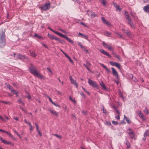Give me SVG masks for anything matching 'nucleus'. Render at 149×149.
Listing matches in <instances>:
<instances>
[{"label":"nucleus","mask_w":149,"mask_h":149,"mask_svg":"<svg viewBox=\"0 0 149 149\" xmlns=\"http://www.w3.org/2000/svg\"><path fill=\"white\" fill-rule=\"evenodd\" d=\"M6 44L5 36L3 30L0 31V48H3Z\"/></svg>","instance_id":"f257e3e1"},{"label":"nucleus","mask_w":149,"mask_h":149,"mask_svg":"<svg viewBox=\"0 0 149 149\" xmlns=\"http://www.w3.org/2000/svg\"><path fill=\"white\" fill-rule=\"evenodd\" d=\"M128 13L127 11L125 12V16L126 19L128 21V24L130 25V26L132 28H134L135 27L133 24V22H132L131 19L129 15L128 14Z\"/></svg>","instance_id":"f03ea898"},{"label":"nucleus","mask_w":149,"mask_h":149,"mask_svg":"<svg viewBox=\"0 0 149 149\" xmlns=\"http://www.w3.org/2000/svg\"><path fill=\"white\" fill-rule=\"evenodd\" d=\"M88 83L93 87L96 88H98V85L96 83V82L90 79H88Z\"/></svg>","instance_id":"7ed1b4c3"},{"label":"nucleus","mask_w":149,"mask_h":149,"mask_svg":"<svg viewBox=\"0 0 149 149\" xmlns=\"http://www.w3.org/2000/svg\"><path fill=\"white\" fill-rule=\"evenodd\" d=\"M29 69L31 73L33 75H34L37 72L34 65L33 64H31L30 67L29 68Z\"/></svg>","instance_id":"20e7f679"},{"label":"nucleus","mask_w":149,"mask_h":149,"mask_svg":"<svg viewBox=\"0 0 149 149\" xmlns=\"http://www.w3.org/2000/svg\"><path fill=\"white\" fill-rule=\"evenodd\" d=\"M50 4L49 3H46L43 6L40 7L41 9L44 11L47 10L50 7Z\"/></svg>","instance_id":"39448f33"},{"label":"nucleus","mask_w":149,"mask_h":149,"mask_svg":"<svg viewBox=\"0 0 149 149\" xmlns=\"http://www.w3.org/2000/svg\"><path fill=\"white\" fill-rule=\"evenodd\" d=\"M109 63L112 66L116 67L119 69L121 70V65L118 63L110 61Z\"/></svg>","instance_id":"423d86ee"},{"label":"nucleus","mask_w":149,"mask_h":149,"mask_svg":"<svg viewBox=\"0 0 149 149\" xmlns=\"http://www.w3.org/2000/svg\"><path fill=\"white\" fill-rule=\"evenodd\" d=\"M109 63L112 66L116 67L119 69L121 70V65L118 63L110 61Z\"/></svg>","instance_id":"0eeeda50"},{"label":"nucleus","mask_w":149,"mask_h":149,"mask_svg":"<svg viewBox=\"0 0 149 149\" xmlns=\"http://www.w3.org/2000/svg\"><path fill=\"white\" fill-rule=\"evenodd\" d=\"M19 104H21L22 105V107H20V108L22 109V111L24 112V113H26L27 111L24 108V102L21 100L19 99Z\"/></svg>","instance_id":"6e6552de"},{"label":"nucleus","mask_w":149,"mask_h":149,"mask_svg":"<svg viewBox=\"0 0 149 149\" xmlns=\"http://www.w3.org/2000/svg\"><path fill=\"white\" fill-rule=\"evenodd\" d=\"M69 78L71 83L74 84L76 86V87L77 88L78 87V84L76 82V81L72 78L71 76Z\"/></svg>","instance_id":"1a4fd4ad"},{"label":"nucleus","mask_w":149,"mask_h":149,"mask_svg":"<svg viewBox=\"0 0 149 149\" xmlns=\"http://www.w3.org/2000/svg\"><path fill=\"white\" fill-rule=\"evenodd\" d=\"M112 70V73L115 76L116 78L118 79L119 78L118 74L117 72L115 70V69L113 68H111Z\"/></svg>","instance_id":"9d476101"},{"label":"nucleus","mask_w":149,"mask_h":149,"mask_svg":"<svg viewBox=\"0 0 149 149\" xmlns=\"http://www.w3.org/2000/svg\"><path fill=\"white\" fill-rule=\"evenodd\" d=\"M138 114L139 116L143 120H145L146 119V118L144 116L142 113L140 111L138 112Z\"/></svg>","instance_id":"9b49d317"},{"label":"nucleus","mask_w":149,"mask_h":149,"mask_svg":"<svg viewBox=\"0 0 149 149\" xmlns=\"http://www.w3.org/2000/svg\"><path fill=\"white\" fill-rule=\"evenodd\" d=\"M128 134L132 139H135V134L134 131H131L128 132Z\"/></svg>","instance_id":"f8f14e48"},{"label":"nucleus","mask_w":149,"mask_h":149,"mask_svg":"<svg viewBox=\"0 0 149 149\" xmlns=\"http://www.w3.org/2000/svg\"><path fill=\"white\" fill-rule=\"evenodd\" d=\"M100 52L101 53L107 56L109 58H110L111 57V55L104 50L102 49H100Z\"/></svg>","instance_id":"ddd939ff"},{"label":"nucleus","mask_w":149,"mask_h":149,"mask_svg":"<svg viewBox=\"0 0 149 149\" xmlns=\"http://www.w3.org/2000/svg\"><path fill=\"white\" fill-rule=\"evenodd\" d=\"M103 23L107 25L111 26V24L108 21H107L105 19L104 17H101Z\"/></svg>","instance_id":"4468645a"},{"label":"nucleus","mask_w":149,"mask_h":149,"mask_svg":"<svg viewBox=\"0 0 149 149\" xmlns=\"http://www.w3.org/2000/svg\"><path fill=\"white\" fill-rule=\"evenodd\" d=\"M48 36L52 40H53L54 39L56 40H58V37L54 36L49 34V33H48Z\"/></svg>","instance_id":"2eb2a0df"},{"label":"nucleus","mask_w":149,"mask_h":149,"mask_svg":"<svg viewBox=\"0 0 149 149\" xmlns=\"http://www.w3.org/2000/svg\"><path fill=\"white\" fill-rule=\"evenodd\" d=\"M122 32L123 33H124L128 36H131V35L130 33L127 30L123 29Z\"/></svg>","instance_id":"dca6fc26"},{"label":"nucleus","mask_w":149,"mask_h":149,"mask_svg":"<svg viewBox=\"0 0 149 149\" xmlns=\"http://www.w3.org/2000/svg\"><path fill=\"white\" fill-rule=\"evenodd\" d=\"M99 84H100V85L102 86V87L103 90H107V89L106 87L105 84L102 81H101V82H100Z\"/></svg>","instance_id":"f3484780"},{"label":"nucleus","mask_w":149,"mask_h":149,"mask_svg":"<svg viewBox=\"0 0 149 149\" xmlns=\"http://www.w3.org/2000/svg\"><path fill=\"white\" fill-rule=\"evenodd\" d=\"M48 110L52 114L56 116H57L58 115V113L55 111L52 110L50 109H48Z\"/></svg>","instance_id":"a211bd4d"},{"label":"nucleus","mask_w":149,"mask_h":149,"mask_svg":"<svg viewBox=\"0 0 149 149\" xmlns=\"http://www.w3.org/2000/svg\"><path fill=\"white\" fill-rule=\"evenodd\" d=\"M114 6L116 8V10L117 11L118 10L120 12L121 11V9L120 7L119 6L117 5L116 3H113Z\"/></svg>","instance_id":"6ab92c4d"},{"label":"nucleus","mask_w":149,"mask_h":149,"mask_svg":"<svg viewBox=\"0 0 149 149\" xmlns=\"http://www.w3.org/2000/svg\"><path fill=\"white\" fill-rule=\"evenodd\" d=\"M144 11L146 13L149 12V5H146L143 8Z\"/></svg>","instance_id":"aec40b11"},{"label":"nucleus","mask_w":149,"mask_h":149,"mask_svg":"<svg viewBox=\"0 0 149 149\" xmlns=\"http://www.w3.org/2000/svg\"><path fill=\"white\" fill-rule=\"evenodd\" d=\"M34 75L38 77L40 79H44L42 75H41L40 74L38 73V72H37Z\"/></svg>","instance_id":"412c9836"},{"label":"nucleus","mask_w":149,"mask_h":149,"mask_svg":"<svg viewBox=\"0 0 149 149\" xmlns=\"http://www.w3.org/2000/svg\"><path fill=\"white\" fill-rule=\"evenodd\" d=\"M100 64L101 65V66L103 68H104L107 72H111L110 70L108 69L107 68V67L106 66H105L104 64L102 63H100Z\"/></svg>","instance_id":"4be33fe9"},{"label":"nucleus","mask_w":149,"mask_h":149,"mask_svg":"<svg viewBox=\"0 0 149 149\" xmlns=\"http://www.w3.org/2000/svg\"><path fill=\"white\" fill-rule=\"evenodd\" d=\"M30 54L33 57H35L37 55V54H36L34 51H32L31 50L30 51Z\"/></svg>","instance_id":"5701e85b"},{"label":"nucleus","mask_w":149,"mask_h":149,"mask_svg":"<svg viewBox=\"0 0 149 149\" xmlns=\"http://www.w3.org/2000/svg\"><path fill=\"white\" fill-rule=\"evenodd\" d=\"M3 143H4V144L10 145H13L12 143H11L10 142L7 141L6 140H3Z\"/></svg>","instance_id":"b1692460"},{"label":"nucleus","mask_w":149,"mask_h":149,"mask_svg":"<svg viewBox=\"0 0 149 149\" xmlns=\"http://www.w3.org/2000/svg\"><path fill=\"white\" fill-rule=\"evenodd\" d=\"M64 38H65L70 43H73V41L69 38L68 37L66 36H65V37H64Z\"/></svg>","instance_id":"393cba45"},{"label":"nucleus","mask_w":149,"mask_h":149,"mask_svg":"<svg viewBox=\"0 0 149 149\" xmlns=\"http://www.w3.org/2000/svg\"><path fill=\"white\" fill-rule=\"evenodd\" d=\"M112 53L113 55L115 58L118 59L119 61L120 60V58L119 56L118 55H117L116 53H115L113 52H112Z\"/></svg>","instance_id":"a878e982"},{"label":"nucleus","mask_w":149,"mask_h":149,"mask_svg":"<svg viewBox=\"0 0 149 149\" xmlns=\"http://www.w3.org/2000/svg\"><path fill=\"white\" fill-rule=\"evenodd\" d=\"M144 136H149V130H146L144 134Z\"/></svg>","instance_id":"bb28decb"},{"label":"nucleus","mask_w":149,"mask_h":149,"mask_svg":"<svg viewBox=\"0 0 149 149\" xmlns=\"http://www.w3.org/2000/svg\"><path fill=\"white\" fill-rule=\"evenodd\" d=\"M124 118L125 119L128 124L130 123V119L128 118L127 117H126L125 115L124 116Z\"/></svg>","instance_id":"cd10ccee"},{"label":"nucleus","mask_w":149,"mask_h":149,"mask_svg":"<svg viewBox=\"0 0 149 149\" xmlns=\"http://www.w3.org/2000/svg\"><path fill=\"white\" fill-rule=\"evenodd\" d=\"M9 89V90L10 91H13L12 90L13 88L10 85H7L6 86Z\"/></svg>","instance_id":"c85d7f7f"},{"label":"nucleus","mask_w":149,"mask_h":149,"mask_svg":"<svg viewBox=\"0 0 149 149\" xmlns=\"http://www.w3.org/2000/svg\"><path fill=\"white\" fill-rule=\"evenodd\" d=\"M126 144L127 146V148L129 149L130 147V142L128 141L127 140H126Z\"/></svg>","instance_id":"c756f323"},{"label":"nucleus","mask_w":149,"mask_h":149,"mask_svg":"<svg viewBox=\"0 0 149 149\" xmlns=\"http://www.w3.org/2000/svg\"><path fill=\"white\" fill-rule=\"evenodd\" d=\"M12 90L13 91H11V93L17 95L18 93V92L17 91H16L15 90H14L13 89Z\"/></svg>","instance_id":"7c9ffc66"},{"label":"nucleus","mask_w":149,"mask_h":149,"mask_svg":"<svg viewBox=\"0 0 149 149\" xmlns=\"http://www.w3.org/2000/svg\"><path fill=\"white\" fill-rule=\"evenodd\" d=\"M35 125L36 127V131L37 132L40 131V130H39V127L38 124L36 123H35Z\"/></svg>","instance_id":"2f4dec72"},{"label":"nucleus","mask_w":149,"mask_h":149,"mask_svg":"<svg viewBox=\"0 0 149 149\" xmlns=\"http://www.w3.org/2000/svg\"><path fill=\"white\" fill-rule=\"evenodd\" d=\"M58 40L56 41H58L59 42L61 43L62 44H64L65 43V41L63 40H60L58 38Z\"/></svg>","instance_id":"473e14b6"},{"label":"nucleus","mask_w":149,"mask_h":149,"mask_svg":"<svg viewBox=\"0 0 149 149\" xmlns=\"http://www.w3.org/2000/svg\"><path fill=\"white\" fill-rule=\"evenodd\" d=\"M91 16L92 17L94 18L95 17L97 16V15L95 14L94 12H92Z\"/></svg>","instance_id":"72a5a7b5"},{"label":"nucleus","mask_w":149,"mask_h":149,"mask_svg":"<svg viewBox=\"0 0 149 149\" xmlns=\"http://www.w3.org/2000/svg\"><path fill=\"white\" fill-rule=\"evenodd\" d=\"M119 95L121 97L122 99H124L123 95L121 93V92L120 91H119Z\"/></svg>","instance_id":"f704fd0d"},{"label":"nucleus","mask_w":149,"mask_h":149,"mask_svg":"<svg viewBox=\"0 0 149 149\" xmlns=\"http://www.w3.org/2000/svg\"><path fill=\"white\" fill-rule=\"evenodd\" d=\"M132 80L134 82H136L137 81V79L135 77L133 76H132Z\"/></svg>","instance_id":"c9c22d12"},{"label":"nucleus","mask_w":149,"mask_h":149,"mask_svg":"<svg viewBox=\"0 0 149 149\" xmlns=\"http://www.w3.org/2000/svg\"><path fill=\"white\" fill-rule=\"evenodd\" d=\"M0 102L1 103H4V104H9V103H10V102H7L6 101H2L1 100H0Z\"/></svg>","instance_id":"e433bc0d"},{"label":"nucleus","mask_w":149,"mask_h":149,"mask_svg":"<svg viewBox=\"0 0 149 149\" xmlns=\"http://www.w3.org/2000/svg\"><path fill=\"white\" fill-rule=\"evenodd\" d=\"M78 44V45L80 46L81 47V48H84V47L83 46L82 44H81V43L80 42H77Z\"/></svg>","instance_id":"4c0bfd02"},{"label":"nucleus","mask_w":149,"mask_h":149,"mask_svg":"<svg viewBox=\"0 0 149 149\" xmlns=\"http://www.w3.org/2000/svg\"><path fill=\"white\" fill-rule=\"evenodd\" d=\"M144 112L147 114H148L149 112L148 110L147 109V108H145V109L143 110Z\"/></svg>","instance_id":"58836bf2"},{"label":"nucleus","mask_w":149,"mask_h":149,"mask_svg":"<svg viewBox=\"0 0 149 149\" xmlns=\"http://www.w3.org/2000/svg\"><path fill=\"white\" fill-rule=\"evenodd\" d=\"M28 94L27 95H26V97L28 98L29 99H31V96L30 94L27 92H26Z\"/></svg>","instance_id":"ea45409f"},{"label":"nucleus","mask_w":149,"mask_h":149,"mask_svg":"<svg viewBox=\"0 0 149 149\" xmlns=\"http://www.w3.org/2000/svg\"><path fill=\"white\" fill-rule=\"evenodd\" d=\"M69 99L72 102H73L74 103H75L76 102V101L73 99L72 98L71 96H69Z\"/></svg>","instance_id":"a19ab883"},{"label":"nucleus","mask_w":149,"mask_h":149,"mask_svg":"<svg viewBox=\"0 0 149 149\" xmlns=\"http://www.w3.org/2000/svg\"><path fill=\"white\" fill-rule=\"evenodd\" d=\"M46 96L49 99L50 102L52 103V104L53 103H54V102H53L52 98L49 96H48L47 95Z\"/></svg>","instance_id":"79ce46f5"},{"label":"nucleus","mask_w":149,"mask_h":149,"mask_svg":"<svg viewBox=\"0 0 149 149\" xmlns=\"http://www.w3.org/2000/svg\"><path fill=\"white\" fill-rule=\"evenodd\" d=\"M25 58V57L23 55H21L19 54V59H24Z\"/></svg>","instance_id":"37998d69"},{"label":"nucleus","mask_w":149,"mask_h":149,"mask_svg":"<svg viewBox=\"0 0 149 149\" xmlns=\"http://www.w3.org/2000/svg\"><path fill=\"white\" fill-rule=\"evenodd\" d=\"M107 49L111 51H113V49L112 48V47L110 46H108V47H107Z\"/></svg>","instance_id":"c03bdc74"},{"label":"nucleus","mask_w":149,"mask_h":149,"mask_svg":"<svg viewBox=\"0 0 149 149\" xmlns=\"http://www.w3.org/2000/svg\"><path fill=\"white\" fill-rule=\"evenodd\" d=\"M54 135L56 136L57 138H59L60 139L62 138V137L61 135H58L56 134H54Z\"/></svg>","instance_id":"a18cd8bd"},{"label":"nucleus","mask_w":149,"mask_h":149,"mask_svg":"<svg viewBox=\"0 0 149 149\" xmlns=\"http://www.w3.org/2000/svg\"><path fill=\"white\" fill-rule=\"evenodd\" d=\"M57 35H58L59 36H61V37H63V38H64L65 36V35H63L61 33H59V32H58Z\"/></svg>","instance_id":"49530a36"},{"label":"nucleus","mask_w":149,"mask_h":149,"mask_svg":"<svg viewBox=\"0 0 149 149\" xmlns=\"http://www.w3.org/2000/svg\"><path fill=\"white\" fill-rule=\"evenodd\" d=\"M102 44L106 48H107L108 47V45L106 44L104 42H103Z\"/></svg>","instance_id":"de8ad7c7"},{"label":"nucleus","mask_w":149,"mask_h":149,"mask_svg":"<svg viewBox=\"0 0 149 149\" xmlns=\"http://www.w3.org/2000/svg\"><path fill=\"white\" fill-rule=\"evenodd\" d=\"M82 88L83 89V90L88 95H89L90 94V93L87 91L84 88L83 86H82Z\"/></svg>","instance_id":"09e8293b"},{"label":"nucleus","mask_w":149,"mask_h":149,"mask_svg":"<svg viewBox=\"0 0 149 149\" xmlns=\"http://www.w3.org/2000/svg\"><path fill=\"white\" fill-rule=\"evenodd\" d=\"M81 113L84 115H86L87 114V111L84 110L82 111Z\"/></svg>","instance_id":"8fccbe9b"},{"label":"nucleus","mask_w":149,"mask_h":149,"mask_svg":"<svg viewBox=\"0 0 149 149\" xmlns=\"http://www.w3.org/2000/svg\"><path fill=\"white\" fill-rule=\"evenodd\" d=\"M120 114H118V116H116L115 117V118L117 120H119L120 119Z\"/></svg>","instance_id":"3c124183"},{"label":"nucleus","mask_w":149,"mask_h":149,"mask_svg":"<svg viewBox=\"0 0 149 149\" xmlns=\"http://www.w3.org/2000/svg\"><path fill=\"white\" fill-rule=\"evenodd\" d=\"M47 69L49 71V72L52 74H53V72L52 71V70L50 69V68H47Z\"/></svg>","instance_id":"603ef678"},{"label":"nucleus","mask_w":149,"mask_h":149,"mask_svg":"<svg viewBox=\"0 0 149 149\" xmlns=\"http://www.w3.org/2000/svg\"><path fill=\"white\" fill-rule=\"evenodd\" d=\"M34 36L35 37H37L39 38H42L40 36L36 34H35L34 35Z\"/></svg>","instance_id":"864d4df0"},{"label":"nucleus","mask_w":149,"mask_h":149,"mask_svg":"<svg viewBox=\"0 0 149 149\" xmlns=\"http://www.w3.org/2000/svg\"><path fill=\"white\" fill-rule=\"evenodd\" d=\"M73 1L77 2L78 4H80L81 2L79 0H72Z\"/></svg>","instance_id":"5fc2aeb1"},{"label":"nucleus","mask_w":149,"mask_h":149,"mask_svg":"<svg viewBox=\"0 0 149 149\" xmlns=\"http://www.w3.org/2000/svg\"><path fill=\"white\" fill-rule=\"evenodd\" d=\"M106 35L108 37L110 36L111 35V33L109 32L108 31H107L106 33Z\"/></svg>","instance_id":"6e6d98bb"},{"label":"nucleus","mask_w":149,"mask_h":149,"mask_svg":"<svg viewBox=\"0 0 149 149\" xmlns=\"http://www.w3.org/2000/svg\"><path fill=\"white\" fill-rule=\"evenodd\" d=\"M112 124H113L115 125H118V122L116 121H115L113 120L112 121Z\"/></svg>","instance_id":"4d7b16f0"},{"label":"nucleus","mask_w":149,"mask_h":149,"mask_svg":"<svg viewBox=\"0 0 149 149\" xmlns=\"http://www.w3.org/2000/svg\"><path fill=\"white\" fill-rule=\"evenodd\" d=\"M52 104H54V105H55V106H56V107H60V106L59 105H58V104H56L54 102V103H53Z\"/></svg>","instance_id":"13d9d810"},{"label":"nucleus","mask_w":149,"mask_h":149,"mask_svg":"<svg viewBox=\"0 0 149 149\" xmlns=\"http://www.w3.org/2000/svg\"><path fill=\"white\" fill-rule=\"evenodd\" d=\"M102 3L104 5H105L106 4V1L104 0H102Z\"/></svg>","instance_id":"bf43d9fd"},{"label":"nucleus","mask_w":149,"mask_h":149,"mask_svg":"<svg viewBox=\"0 0 149 149\" xmlns=\"http://www.w3.org/2000/svg\"><path fill=\"white\" fill-rule=\"evenodd\" d=\"M41 43L43 46L45 48H48L47 46L44 43L42 42Z\"/></svg>","instance_id":"052dcab7"},{"label":"nucleus","mask_w":149,"mask_h":149,"mask_svg":"<svg viewBox=\"0 0 149 149\" xmlns=\"http://www.w3.org/2000/svg\"><path fill=\"white\" fill-rule=\"evenodd\" d=\"M84 38L86 39H87L88 38V36H87L83 35L82 36Z\"/></svg>","instance_id":"680f3d73"},{"label":"nucleus","mask_w":149,"mask_h":149,"mask_svg":"<svg viewBox=\"0 0 149 149\" xmlns=\"http://www.w3.org/2000/svg\"><path fill=\"white\" fill-rule=\"evenodd\" d=\"M13 130L14 132L15 133H16L17 135L19 136V134L18 133V132L16 130H15L13 129Z\"/></svg>","instance_id":"e2e57ef3"},{"label":"nucleus","mask_w":149,"mask_h":149,"mask_svg":"<svg viewBox=\"0 0 149 149\" xmlns=\"http://www.w3.org/2000/svg\"><path fill=\"white\" fill-rule=\"evenodd\" d=\"M116 33V34L118 35L119 36L120 38H123V36L122 35L118 33Z\"/></svg>","instance_id":"0e129e2a"},{"label":"nucleus","mask_w":149,"mask_h":149,"mask_svg":"<svg viewBox=\"0 0 149 149\" xmlns=\"http://www.w3.org/2000/svg\"><path fill=\"white\" fill-rule=\"evenodd\" d=\"M80 94L82 96H83L84 97H85V96L84 94L81 92L80 93Z\"/></svg>","instance_id":"69168bd1"},{"label":"nucleus","mask_w":149,"mask_h":149,"mask_svg":"<svg viewBox=\"0 0 149 149\" xmlns=\"http://www.w3.org/2000/svg\"><path fill=\"white\" fill-rule=\"evenodd\" d=\"M30 128L29 129L30 130H32L33 129V127H32V125H31L29 126Z\"/></svg>","instance_id":"338daca9"},{"label":"nucleus","mask_w":149,"mask_h":149,"mask_svg":"<svg viewBox=\"0 0 149 149\" xmlns=\"http://www.w3.org/2000/svg\"><path fill=\"white\" fill-rule=\"evenodd\" d=\"M106 123L108 125H111V123L109 122H107Z\"/></svg>","instance_id":"774afa93"}]
</instances>
